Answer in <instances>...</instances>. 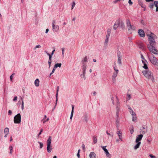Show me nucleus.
Segmentation results:
<instances>
[{"mask_svg":"<svg viewBox=\"0 0 158 158\" xmlns=\"http://www.w3.org/2000/svg\"><path fill=\"white\" fill-rule=\"evenodd\" d=\"M59 86H57V90H56L57 92H58L59 90Z\"/></svg>","mask_w":158,"mask_h":158,"instance_id":"nucleus-60","label":"nucleus"},{"mask_svg":"<svg viewBox=\"0 0 158 158\" xmlns=\"http://www.w3.org/2000/svg\"><path fill=\"white\" fill-rule=\"evenodd\" d=\"M106 152V155L107 156H109V155H110V154H109V152H108V150H107V151H106V152Z\"/></svg>","mask_w":158,"mask_h":158,"instance_id":"nucleus-50","label":"nucleus"},{"mask_svg":"<svg viewBox=\"0 0 158 158\" xmlns=\"http://www.w3.org/2000/svg\"><path fill=\"white\" fill-rule=\"evenodd\" d=\"M139 5L141 6V7L143 8V4L142 2L141 1H139Z\"/></svg>","mask_w":158,"mask_h":158,"instance_id":"nucleus-23","label":"nucleus"},{"mask_svg":"<svg viewBox=\"0 0 158 158\" xmlns=\"http://www.w3.org/2000/svg\"><path fill=\"white\" fill-rule=\"evenodd\" d=\"M51 62H52V61H48V65H49V68H50V66H51Z\"/></svg>","mask_w":158,"mask_h":158,"instance_id":"nucleus-41","label":"nucleus"},{"mask_svg":"<svg viewBox=\"0 0 158 158\" xmlns=\"http://www.w3.org/2000/svg\"><path fill=\"white\" fill-rule=\"evenodd\" d=\"M43 129H41L40 132L38 135L39 136L41 134V133L43 132Z\"/></svg>","mask_w":158,"mask_h":158,"instance_id":"nucleus-47","label":"nucleus"},{"mask_svg":"<svg viewBox=\"0 0 158 158\" xmlns=\"http://www.w3.org/2000/svg\"><path fill=\"white\" fill-rule=\"evenodd\" d=\"M52 30L54 32H58L59 31V26L57 24L56 20H54L52 22Z\"/></svg>","mask_w":158,"mask_h":158,"instance_id":"nucleus-4","label":"nucleus"},{"mask_svg":"<svg viewBox=\"0 0 158 158\" xmlns=\"http://www.w3.org/2000/svg\"><path fill=\"white\" fill-rule=\"evenodd\" d=\"M106 147V146H105V147H102V149H103L104 150V151L105 152L106 151H107V149H106V148H105V147Z\"/></svg>","mask_w":158,"mask_h":158,"instance_id":"nucleus-42","label":"nucleus"},{"mask_svg":"<svg viewBox=\"0 0 158 158\" xmlns=\"http://www.w3.org/2000/svg\"><path fill=\"white\" fill-rule=\"evenodd\" d=\"M127 96H128V100H130V98H131V95L130 94H128L127 95Z\"/></svg>","mask_w":158,"mask_h":158,"instance_id":"nucleus-48","label":"nucleus"},{"mask_svg":"<svg viewBox=\"0 0 158 158\" xmlns=\"http://www.w3.org/2000/svg\"><path fill=\"white\" fill-rule=\"evenodd\" d=\"M52 142V137L49 136L48 139L47 143V152L50 153L52 151V146H51V143Z\"/></svg>","mask_w":158,"mask_h":158,"instance_id":"nucleus-5","label":"nucleus"},{"mask_svg":"<svg viewBox=\"0 0 158 158\" xmlns=\"http://www.w3.org/2000/svg\"><path fill=\"white\" fill-rule=\"evenodd\" d=\"M120 22L121 20L119 19L117 20L116 22L115 23H116V24L117 25V26H118H118H120Z\"/></svg>","mask_w":158,"mask_h":158,"instance_id":"nucleus-24","label":"nucleus"},{"mask_svg":"<svg viewBox=\"0 0 158 158\" xmlns=\"http://www.w3.org/2000/svg\"><path fill=\"white\" fill-rule=\"evenodd\" d=\"M38 143H39L40 145V148H42L43 147V144L42 143L40 142H38Z\"/></svg>","mask_w":158,"mask_h":158,"instance_id":"nucleus-30","label":"nucleus"},{"mask_svg":"<svg viewBox=\"0 0 158 158\" xmlns=\"http://www.w3.org/2000/svg\"><path fill=\"white\" fill-rule=\"evenodd\" d=\"M111 32V30L110 29H108L107 30V35H108V36H110V34Z\"/></svg>","mask_w":158,"mask_h":158,"instance_id":"nucleus-26","label":"nucleus"},{"mask_svg":"<svg viewBox=\"0 0 158 158\" xmlns=\"http://www.w3.org/2000/svg\"><path fill=\"white\" fill-rule=\"evenodd\" d=\"M77 157H78V158H80V154H79V153H77Z\"/></svg>","mask_w":158,"mask_h":158,"instance_id":"nucleus-63","label":"nucleus"},{"mask_svg":"<svg viewBox=\"0 0 158 158\" xmlns=\"http://www.w3.org/2000/svg\"><path fill=\"white\" fill-rule=\"evenodd\" d=\"M127 27L128 28V30H129L132 29L131 26V24L129 20H127Z\"/></svg>","mask_w":158,"mask_h":158,"instance_id":"nucleus-13","label":"nucleus"},{"mask_svg":"<svg viewBox=\"0 0 158 158\" xmlns=\"http://www.w3.org/2000/svg\"><path fill=\"white\" fill-rule=\"evenodd\" d=\"M118 60L119 64H120L121 63V57L120 56H118Z\"/></svg>","mask_w":158,"mask_h":158,"instance_id":"nucleus-25","label":"nucleus"},{"mask_svg":"<svg viewBox=\"0 0 158 158\" xmlns=\"http://www.w3.org/2000/svg\"><path fill=\"white\" fill-rule=\"evenodd\" d=\"M12 152H13V149L10 150V154H11L12 153Z\"/></svg>","mask_w":158,"mask_h":158,"instance_id":"nucleus-58","label":"nucleus"},{"mask_svg":"<svg viewBox=\"0 0 158 158\" xmlns=\"http://www.w3.org/2000/svg\"><path fill=\"white\" fill-rule=\"evenodd\" d=\"M57 101H58V98H56V104H55V106H56Z\"/></svg>","mask_w":158,"mask_h":158,"instance_id":"nucleus-54","label":"nucleus"},{"mask_svg":"<svg viewBox=\"0 0 158 158\" xmlns=\"http://www.w3.org/2000/svg\"><path fill=\"white\" fill-rule=\"evenodd\" d=\"M8 113L9 115H11V114H12V112L11 110H9L8 111Z\"/></svg>","mask_w":158,"mask_h":158,"instance_id":"nucleus-43","label":"nucleus"},{"mask_svg":"<svg viewBox=\"0 0 158 158\" xmlns=\"http://www.w3.org/2000/svg\"><path fill=\"white\" fill-rule=\"evenodd\" d=\"M138 33L141 37H144L145 36V33L143 30H139L138 31Z\"/></svg>","mask_w":158,"mask_h":158,"instance_id":"nucleus-12","label":"nucleus"},{"mask_svg":"<svg viewBox=\"0 0 158 158\" xmlns=\"http://www.w3.org/2000/svg\"><path fill=\"white\" fill-rule=\"evenodd\" d=\"M49 120V119L48 118H47V119L45 121H44L43 122V123H44L46 122H47V121H48Z\"/></svg>","mask_w":158,"mask_h":158,"instance_id":"nucleus-56","label":"nucleus"},{"mask_svg":"<svg viewBox=\"0 0 158 158\" xmlns=\"http://www.w3.org/2000/svg\"><path fill=\"white\" fill-rule=\"evenodd\" d=\"M121 28H123L125 27L124 24V23L121 20L120 22V26Z\"/></svg>","mask_w":158,"mask_h":158,"instance_id":"nucleus-20","label":"nucleus"},{"mask_svg":"<svg viewBox=\"0 0 158 158\" xmlns=\"http://www.w3.org/2000/svg\"><path fill=\"white\" fill-rule=\"evenodd\" d=\"M154 0H145L147 2H153Z\"/></svg>","mask_w":158,"mask_h":158,"instance_id":"nucleus-53","label":"nucleus"},{"mask_svg":"<svg viewBox=\"0 0 158 158\" xmlns=\"http://www.w3.org/2000/svg\"><path fill=\"white\" fill-rule=\"evenodd\" d=\"M55 49H54L52 51V53H51V55H52L54 54V52H55Z\"/></svg>","mask_w":158,"mask_h":158,"instance_id":"nucleus-52","label":"nucleus"},{"mask_svg":"<svg viewBox=\"0 0 158 158\" xmlns=\"http://www.w3.org/2000/svg\"><path fill=\"white\" fill-rule=\"evenodd\" d=\"M45 52L46 54L49 56V60L48 61H52V55H51L49 53H48L47 51H45Z\"/></svg>","mask_w":158,"mask_h":158,"instance_id":"nucleus-17","label":"nucleus"},{"mask_svg":"<svg viewBox=\"0 0 158 158\" xmlns=\"http://www.w3.org/2000/svg\"><path fill=\"white\" fill-rule=\"evenodd\" d=\"M49 31V29H47L46 30V31H45V33H48V32Z\"/></svg>","mask_w":158,"mask_h":158,"instance_id":"nucleus-59","label":"nucleus"},{"mask_svg":"<svg viewBox=\"0 0 158 158\" xmlns=\"http://www.w3.org/2000/svg\"><path fill=\"white\" fill-rule=\"evenodd\" d=\"M62 54L63 56H64V48H62Z\"/></svg>","mask_w":158,"mask_h":158,"instance_id":"nucleus-38","label":"nucleus"},{"mask_svg":"<svg viewBox=\"0 0 158 158\" xmlns=\"http://www.w3.org/2000/svg\"><path fill=\"white\" fill-rule=\"evenodd\" d=\"M134 130L133 129V127H132V129H131L130 130V132H131V134H132L134 132Z\"/></svg>","mask_w":158,"mask_h":158,"instance_id":"nucleus-44","label":"nucleus"},{"mask_svg":"<svg viewBox=\"0 0 158 158\" xmlns=\"http://www.w3.org/2000/svg\"><path fill=\"white\" fill-rule=\"evenodd\" d=\"M82 149L83 150L85 151V145L84 144H82Z\"/></svg>","mask_w":158,"mask_h":158,"instance_id":"nucleus-36","label":"nucleus"},{"mask_svg":"<svg viewBox=\"0 0 158 158\" xmlns=\"http://www.w3.org/2000/svg\"><path fill=\"white\" fill-rule=\"evenodd\" d=\"M40 81L38 79H36L35 81L34 84L35 85L36 87H38L39 85Z\"/></svg>","mask_w":158,"mask_h":158,"instance_id":"nucleus-15","label":"nucleus"},{"mask_svg":"<svg viewBox=\"0 0 158 158\" xmlns=\"http://www.w3.org/2000/svg\"><path fill=\"white\" fill-rule=\"evenodd\" d=\"M12 140H13V139H12V136H11V137H10V142H11V141Z\"/></svg>","mask_w":158,"mask_h":158,"instance_id":"nucleus-62","label":"nucleus"},{"mask_svg":"<svg viewBox=\"0 0 158 158\" xmlns=\"http://www.w3.org/2000/svg\"><path fill=\"white\" fill-rule=\"evenodd\" d=\"M149 156L151 158H156V156L152 154H150Z\"/></svg>","mask_w":158,"mask_h":158,"instance_id":"nucleus-39","label":"nucleus"},{"mask_svg":"<svg viewBox=\"0 0 158 158\" xmlns=\"http://www.w3.org/2000/svg\"><path fill=\"white\" fill-rule=\"evenodd\" d=\"M155 45H147V48L151 53L155 54L158 55V51L154 47Z\"/></svg>","mask_w":158,"mask_h":158,"instance_id":"nucleus-6","label":"nucleus"},{"mask_svg":"<svg viewBox=\"0 0 158 158\" xmlns=\"http://www.w3.org/2000/svg\"><path fill=\"white\" fill-rule=\"evenodd\" d=\"M142 73L144 76L148 79H150L152 82L154 83L155 82L154 77L149 70L143 71Z\"/></svg>","mask_w":158,"mask_h":158,"instance_id":"nucleus-1","label":"nucleus"},{"mask_svg":"<svg viewBox=\"0 0 158 158\" xmlns=\"http://www.w3.org/2000/svg\"><path fill=\"white\" fill-rule=\"evenodd\" d=\"M151 62L153 65L158 66V60L154 56L150 60Z\"/></svg>","mask_w":158,"mask_h":158,"instance_id":"nucleus-9","label":"nucleus"},{"mask_svg":"<svg viewBox=\"0 0 158 158\" xmlns=\"http://www.w3.org/2000/svg\"><path fill=\"white\" fill-rule=\"evenodd\" d=\"M17 100V96H15L14 98L13 99V100L14 101H16Z\"/></svg>","mask_w":158,"mask_h":158,"instance_id":"nucleus-46","label":"nucleus"},{"mask_svg":"<svg viewBox=\"0 0 158 158\" xmlns=\"http://www.w3.org/2000/svg\"><path fill=\"white\" fill-rule=\"evenodd\" d=\"M109 36L108 35H106V39L105 41V44H106L108 42V39Z\"/></svg>","mask_w":158,"mask_h":158,"instance_id":"nucleus-21","label":"nucleus"},{"mask_svg":"<svg viewBox=\"0 0 158 158\" xmlns=\"http://www.w3.org/2000/svg\"><path fill=\"white\" fill-rule=\"evenodd\" d=\"M61 66V63H57L55 64L54 67H55V68L56 69L58 67L60 68Z\"/></svg>","mask_w":158,"mask_h":158,"instance_id":"nucleus-19","label":"nucleus"},{"mask_svg":"<svg viewBox=\"0 0 158 158\" xmlns=\"http://www.w3.org/2000/svg\"><path fill=\"white\" fill-rule=\"evenodd\" d=\"M4 133L8 134L9 130V128L8 127H6L4 129Z\"/></svg>","mask_w":158,"mask_h":158,"instance_id":"nucleus-22","label":"nucleus"},{"mask_svg":"<svg viewBox=\"0 0 158 158\" xmlns=\"http://www.w3.org/2000/svg\"><path fill=\"white\" fill-rule=\"evenodd\" d=\"M57 101H58V98H56V104H55V106H56Z\"/></svg>","mask_w":158,"mask_h":158,"instance_id":"nucleus-55","label":"nucleus"},{"mask_svg":"<svg viewBox=\"0 0 158 158\" xmlns=\"http://www.w3.org/2000/svg\"><path fill=\"white\" fill-rule=\"evenodd\" d=\"M129 109L132 111V120L133 121H135L136 120V116L134 112L132 109L129 108Z\"/></svg>","mask_w":158,"mask_h":158,"instance_id":"nucleus-11","label":"nucleus"},{"mask_svg":"<svg viewBox=\"0 0 158 158\" xmlns=\"http://www.w3.org/2000/svg\"><path fill=\"white\" fill-rule=\"evenodd\" d=\"M117 73H116V74H114V75L113 76V77L114 78V79H115V78L116 77V76H117Z\"/></svg>","mask_w":158,"mask_h":158,"instance_id":"nucleus-40","label":"nucleus"},{"mask_svg":"<svg viewBox=\"0 0 158 158\" xmlns=\"http://www.w3.org/2000/svg\"><path fill=\"white\" fill-rule=\"evenodd\" d=\"M154 6L156 7V11H158V1H155L153 3H150L149 6L151 9H152Z\"/></svg>","mask_w":158,"mask_h":158,"instance_id":"nucleus-8","label":"nucleus"},{"mask_svg":"<svg viewBox=\"0 0 158 158\" xmlns=\"http://www.w3.org/2000/svg\"><path fill=\"white\" fill-rule=\"evenodd\" d=\"M21 99L22 100L21 108H22V110H23V109H24V102H23V98H21Z\"/></svg>","mask_w":158,"mask_h":158,"instance_id":"nucleus-29","label":"nucleus"},{"mask_svg":"<svg viewBox=\"0 0 158 158\" xmlns=\"http://www.w3.org/2000/svg\"><path fill=\"white\" fill-rule=\"evenodd\" d=\"M147 35L148 37V40L149 43V44L147 45H155L156 43L155 39V35L152 33L150 34H147Z\"/></svg>","mask_w":158,"mask_h":158,"instance_id":"nucleus-2","label":"nucleus"},{"mask_svg":"<svg viewBox=\"0 0 158 158\" xmlns=\"http://www.w3.org/2000/svg\"><path fill=\"white\" fill-rule=\"evenodd\" d=\"M141 57L144 60L143 56L142 55H141Z\"/></svg>","mask_w":158,"mask_h":158,"instance_id":"nucleus-64","label":"nucleus"},{"mask_svg":"<svg viewBox=\"0 0 158 158\" xmlns=\"http://www.w3.org/2000/svg\"><path fill=\"white\" fill-rule=\"evenodd\" d=\"M41 47V46L40 45H38L36 46L34 48V49H36V48H40Z\"/></svg>","mask_w":158,"mask_h":158,"instance_id":"nucleus-37","label":"nucleus"},{"mask_svg":"<svg viewBox=\"0 0 158 158\" xmlns=\"http://www.w3.org/2000/svg\"><path fill=\"white\" fill-rule=\"evenodd\" d=\"M143 136V135L142 134L138 135L137 136L135 140V142L137 144L134 147V149H136L139 147L141 144V142L140 141L141 140Z\"/></svg>","mask_w":158,"mask_h":158,"instance_id":"nucleus-3","label":"nucleus"},{"mask_svg":"<svg viewBox=\"0 0 158 158\" xmlns=\"http://www.w3.org/2000/svg\"><path fill=\"white\" fill-rule=\"evenodd\" d=\"M118 26H117V25L115 23L114 24V30L118 28Z\"/></svg>","mask_w":158,"mask_h":158,"instance_id":"nucleus-32","label":"nucleus"},{"mask_svg":"<svg viewBox=\"0 0 158 158\" xmlns=\"http://www.w3.org/2000/svg\"><path fill=\"white\" fill-rule=\"evenodd\" d=\"M141 23L143 25H144L145 24L143 20H142L141 21Z\"/></svg>","mask_w":158,"mask_h":158,"instance_id":"nucleus-57","label":"nucleus"},{"mask_svg":"<svg viewBox=\"0 0 158 158\" xmlns=\"http://www.w3.org/2000/svg\"><path fill=\"white\" fill-rule=\"evenodd\" d=\"M93 141L94 143H96L97 141V139L96 137L94 136L93 137Z\"/></svg>","mask_w":158,"mask_h":158,"instance_id":"nucleus-28","label":"nucleus"},{"mask_svg":"<svg viewBox=\"0 0 158 158\" xmlns=\"http://www.w3.org/2000/svg\"><path fill=\"white\" fill-rule=\"evenodd\" d=\"M87 56H85L83 59L82 60V61L83 62H85L87 61Z\"/></svg>","mask_w":158,"mask_h":158,"instance_id":"nucleus-31","label":"nucleus"},{"mask_svg":"<svg viewBox=\"0 0 158 158\" xmlns=\"http://www.w3.org/2000/svg\"><path fill=\"white\" fill-rule=\"evenodd\" d=\"M128 3L130 5H132L133 4L132 2L131 1V0H129Z\"/></svg>","mask_w":158,"mask_h":158,"instance_id":"nucleus-45","label":"nucleus"},{"mask_svg":"<svg viewBox=\"0 0 158 158\" xmlns=\"http://www.w3.org/2000/svg\"><path fill=\"white\" fill-rule=\"evenodd\" d=\"M90 158H95V154L94 152H91L89 155Z\"/></svg>","mask_w":158,"mask_h":158,"instance_id":"nucleus-16","label":"nucleus"},{"mask_svg":"<svg viewBox=\"0 0 158 158\" xmlns=\"http://www.w3.org/2000/svg\"><path fill=\"white\" fill-rule=\"evenodd\" d=\"M15 73L12 74L10 77V79L11 81H12L14 75Z\"/></svg>","mask_w":158,"mask_h":158,"instance_id":"nucleus-34","label":"nucleus"},{"mask_svg":"<svg viewBox=\"0 0 158 158\" xmlns=\"http://www.w3.org/2000/svg\"><path fill=\"white\" fill-rule=\"evenodd\" d=\"M144 47V44L142 43H140L139 45V48L142 49V48H143Z\"/></svg>","mask_w":158,"mask_h":158,"instance_id":"nucleus-33","label":"nucleus"},{"mask_svg":"<svg viewBox=\"0 0 158 158\" xmlns=\"http://www.w3.org/2000/svg\"><path fill=\"white\" fill-rule=\"evenodd\" d=\"M142 62L144 64V65L143 66V67L145 69H147L148 67L147 64L145 63V61L144 60H142Z\"/></svg>","mask_w":158,"mask_h":158,"instance_id":"nucleus-18","label":"nucleus"},{"mask_svg":"<svg viewBox=\"0 0 158 158\" xmlns=\"http://www.w3.org/2000/svg\"><path fill=\"white\" fill-rule=\"evenodd\" d=\"M9 149H10V150L13 149V147L12 146H10L9 147Z\"/></svg>","mask_w":158,"mask_h":158,"instance_id":"nucleus-61","label":"nucleus"},{"mask_svg":"<svg viewBox=\"0 0 158 158\" xmlns=\"http://www.w3.org/2000/svg\"><path fill=\"white\" fill-rule=\"evenodd\" d=\"M56 69L55 68V67H54L51 73H53L54 72Z\"/></svg>","mask_w":158,"mask_h":158,"instance_id":"nucleus-51","label":"nucleus"},{"mask_svg":"<svg viewBox=\"0 0 158 158\" xmlns=\"http://www.w3.org/2000/svg\"><path fill=\"white\" fill-rule=\"evenodd\" d=\"M75 5V3L74 2H73L72 3V6L71 7V9H73Z\"/></svg>","mask_w":158,"mask_h":158,"instance_id":"nucleus-35","label":"nucleus"},{"mask_svg":"<svg viewBox=\"0 0 158 158\" xmlns=\"http://www.w3.org/2000/svg\"><path fill=\"white\" fill-rule=\"evenodd\" d=\"M114 70H115V71H116V73H117H117H118V70H117V69L115 68V67H114Z\"/></svg>","mask_w":158,"mask_h":158,"instance_id":"nucleus-49","label":"nucleus"},{"mask_svg":"<svg viewBox=\"0 0 158 158\" xmlns=\"http://www.w3.org/2000/svg\"><path fill=\"white\" fill-rule=\"evenodd\" d=\"M118 134L119 136V138L120 139H121L122 138V135L120 131H118Z\"/></svg>","mask_w":158,"mask_h":158,"instance_id":"nucleus-27","label":"nucleus"},{"mask_svg":"<svg viewBox=\"0 0 158 158\" xmlns=\"http://www.w3.org/2000/svg\"><path fill=\"white\" fill-rule=\"evenodd\" d=\"M14 122L15 123L19 124L21 122V115L20 114H18L14 117Z\"/></svg>","mask_w":158,"mask_h":158,"instance_id":"nucleus-7","label":"nucleus"},{"mask_svg":"<svg viewBox=\"0 0 158 158\" xmlns=\"http://www.w3.org/2000/svg\"><path fill=\"white\" fill-rule=\"evenodd\" d=\"M86 68V65L85 64L83 63V64L82 66V71H83V77H81L82 79H84V80L85 79V70Z\"/></svg>","mask_w":158,"mask_h":158,"instance_id":"nucleus-10","label":"nucleus"},{"mask_svg":"<svg viewBox=\"0 0 158 158\" xmlns=\"http://www.w3.org/2000/svg\"><path fill=\"white\" fill-rule=\"evenodd\" d=\"M72 110L71 112V114L70 117V119H72L73 117V112H74V106L72 105Z\"/></svg>","mask_w":158,"mask_h":158,"instance_id":"nucleus-14","label":"nucleus"}]
</instances>
